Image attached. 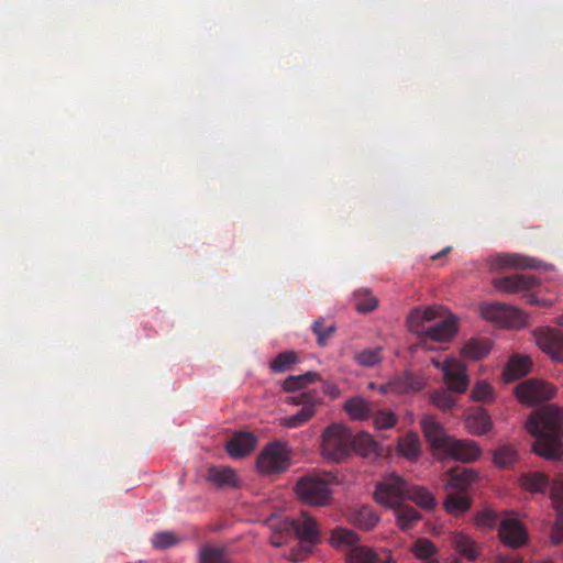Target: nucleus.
I'll list each match as a JSON object with an SVG mask.
<instances>
[{"label":"nucleus","instance_id":"nucleus-38","mask_svg":"<svg viewBox=\"0 0 563 563\" xmlns=\"http://www.w3.org/2000/svg\"><path fill=\"white\" fill-rule=\"evenodd\" d=\"M383 347H369L355 352L354 361L363 367H374L383 361Z\"/></svg>","mask_w":563,"mask_h":563},{"label":"nucleus","instance_id":"nucleus-41","mask_svg":"<svg viewBox=\"0 0 563 563\" xmlns=\"http://www.w3.org/2000/svg\"><path fill=\"white\" fill-rule=\"evenodd\" d=\"M466 426L471 432L482 435L490 430L492 421L485 412H478L468 416Z\"/></svg>","mask_w":563,"mask_h":563},{"label":"nucleus","instance_id":"nucleus-36","mask_svg":"<svg viewBox=\"0 0 563 563\" xmlns=\"http://www.w3.org/2000/svg\"><path fill=\"white\" fill-rule=\"evenodd\" d=\"M493 460L498 467L508 468L517 462L518 453L512 445L503 444L495 450Z\"/></svg>","mask_w":563,"mask_h":563},{"label":"nucleus","instance_id":"nucleus-48","mask_svg":"<svg viewBox=\"0 0 563 563\" xmlns=\"http://www.w3.org/2000/svg\"><path fill=\"white\" fill-rule=\"evenodd\" d=\"M432 402L441 410H450L455 405L454 397L445 389L435 390L431 396Z\"/></svg>","mask_w":563,"mask_h":563},{"label":"nucleus","instance_id":"nucleus-13","mask_svg":"<svg viewBox=\"0 0 563 563\" xmlns=\"http://www.w3.org/2000/svg\"><path fill=\"white\" fill-rule=\"evenodd\" d=\"M457 332V319L452 313L444 316L440 321L432 325L424 327L421 335L422 340H430L434 342H449Z\"/></svg>","mask_w":563,"mask_h":563},{"label":"nucleus","instance_id":"nucleus-33","mask_svg":"<svg viewBox=\"0 0 563 563\" xmlns=\"http://www.w3.org/2000/svg\"><path fill=\"white\" fill-rule=\"evenodd\" d=\"M319 374L317 372H307L301 375L288 376L283 382V389L287 393H292L299 390L310 384H313L319 379Z\"/></svg>","mask_w":563,"mask_h":563},{"label":"nucleus","instance_id":"nucleus-8","mask_svg":"<svg viewBox=\"0 0 563 563\" xmlns=\"http://www.w3.org/2000/svg\"><path fill=\"white\" fill-rule=\"evenodd\" d=\"M287 402L301 406L297 413L280 419L283 427L295 429L305 424L316 415L317 407L322 404V400L316 390H306L296 396L288 397Z\"/></svg>","mask_w":563,"mask_h":563},{"label":"nucleus","instance_id":"nucleus-39","mask_svg":"<svg viewBox=\"0 0 563 563\" xmlns=\"http://www.w3.org/2000/svg\"><path fill=\"white\" fill-rule=\"evenodd\" d=\"M377 303L378 300L368 289H360L354 292V307L361 313L373 311Z\"/></svg>","mask_w":563,"mask_h":563},{"label":"nucleus","instance_id":"nucleus-57","mask_svg":"<svg viewBox=\"0 0 563 563\" xmlns=\"http://www.w3.org/2000/svg\"><path fill=\"white\" fill-rule=\"evenodd\" d=\"M368 387L373 389V388H375V387H376V385H375V383H369V384H368Z\"/></svg>","mask_w":563,"mask_h":563},{"label":"nucleus","instance_id":"nucleus-59","mask_svg":"<svg viewBox=\"0 0 563 563\" xmlns=\"http://www.w3.org/2000/svg\"><path fill=\"white\" fill-rule=\"evenodd\" d=\"M383 563H389V562H383Z\"/></svg>","mask_w":563,"mask_h":563},{"label":"nucleus","instance_id":"nucleus-31","mask_svg":"<svg viewBox=\"0 0 563 563\" xmlns=\"http://www.w3.org/2000/svg\"><path fill=\"white\" fill-rule=\"evenodd\" d=\"M393 385V393L405 394L408 391H418L422 388V382L411 373H405L390 380Z\"/></svg>","mask_w":563,"mask_h":563},{"label":"nucleus","instance_id":"nucleus-51","mask_svg":"<svg viewBox=\"0 0 563 563\" xmlns=\"http://www.w3.org/2000/svg\"><path fill=\"white\" fill-rule=\"evenodd\" d=\"M378 391L380 394H383V395L388 394V393H393L391 382L389 380L387 384L379 385L378 386Z\"/></svg>","mask_w":563,"mask_h":563},{"label":"nucleus","instance_id":"nucleus-35","mask_svg":"<svg viewBox=\"0 0 563 563\" xmlns=\"http://www.w3.org/2000/svg\"><path fill=\"white\" fill-rule=\"evenodd\" d=\"M407 499L412 500L423 509H432L435 506L434 496L427 488L421 486H409Z\"/></svg>","mask_w":563,"mask_h":563},{"label":"nucleus","instance_id":"nucleus-42","mask_svg":"<svg viewBox=\"0 0 563 563\" xmlns=\"http://www.w3.org/2000/svg\"><path fill=\"white\" fill-rule=\"evenodd\" d=\"M548 477L542 473H530L526 474L522 479V486L532 493H541L548 486Z\"/></svg>","mask_w":563,"mask_h":563},{"label":"nucleus","instance_id":"nucleus-7","mask_svg":"<svg viewBox=\"0 0 563 563\" xmlns=\"http://www.w3.org/2000/svg\"><path fill=\"white\" fill-rule=\"evenodd\" d=\"M330 542L336 548L351 547L346 556L347 563H377V554L367 547L357 545V534L349 529L339 528L331 534Z\"/></svg>","mask_w":563,"mask_h":563},{"label":"nucleus","instance_id":"nucleus-58","mask_svg":"<svg viewBox=\"0 0 563 563\" xmlns=\"http://www.w3.org/2000/svg\"><path fill=\"white\" fill-rule=\"evenodd\" d=\"M431 563H439V562H437V561H433V562H431Z\"/></svg>","mask_w":563,"mask_h":563},{"label":"nucleus","instance_id":"nucleus-18","mask_svg":"<svg viewBox=\"0 0 563 563\" xmlns=\"http://www.w3.org/2000/svg\"><path fill=\"white\" fill-rule=\"evenodd\" d=\"M443 377L450 391L464 393L468 387L466 366L455 358L449 360L446 366L443 367Z\"/></svg>","mask_w":563,"mask_h":563},{"label":"nucleus","instance_id":"nucleus-10","mask_svg":"<svg viewBox=\"0 0 563 563\" xmlns=\"http://www.w3.org/2000/svg\"><path fill=\"white\" fill-rule=\"evenodd\" d=\"M555 395L553 385L538 379H528L516 387V396L528 405H538Z\"/></svg>","mask_w":563,"mask_h":563},{"label":"nucleus","instance_id":"nucleus-46","mask_svg":"<svg viewBox=\"0 0 563 563\" xmlns=\"http://www.w3.org/2000/svg\"><path fill=\"white\" fill-rule=\"evenodd\" d=\"M201 563H229V560L224 549L205 548L201 551Z\"/></svg>","mask_w":563,"mask_h":563},{"label":"nucleus","instance_id":"nucleus-23","mask_svg":"<svg viewBox=\"0 0 563 563\" xmlns=\"http://www.w3.org/2000/svg\"><path fill=\"white\" fill-rule=\"evenodd\" d=\"M446 487L456 492H465L476 481V473L466 467L451 470L449 472Z\"/></svg>","mask_w":563,"mask_h":563},{"label":"nucleus","instance_id":"nucleus-44","mask_svg":"<svg viewBox=\"0 0 563 563\" xmlns=\"http://www.w3.org/2000/svg\"><path fill=\"white\" fill-rule=\"evenodd\" d=\"M180 539L172 531H163L153 536L152 545L155 549L165 550L178 544Z\"/></svg>","mask_w":563,"mask_h":563},{"label":"nucleus","instance_id":"nucleus-27","mask_svg":"<svg viewBox=\"0 0 563 563\" xmlns=\"http://www.w3.org/2000/svg\"><path fill=\"white\" fill-rule=\"evenodd\" d=\"M355 451L364 457L376 455L377 443L367 432H360L356 435L351 434V451Z\"/></svg>","mask_w":563,"mask_h":563},{"label":"nucleus","instance_id":"nucleus-50","mask_svg":"<svg viewBox=\"0 0 563 563\" xmlns=\"http://www.w3.org/2000/svg\"><path fill=\"white\" fill-rule=\"evenodd\" d=\"M322 391L324 395L329 396L331 399H335L340 396L339 387L330 382H324L322 385Z\"/></svg>","mask_w":563,"mask_h":563},{"label":"nucleus","instance_id":"nucleus-2","mask_svg":"<svg viewBox=\"0 0 563 563\" xmlns=\"http://www.w3.org/2000/svg\"><path fill=\"white\" fill-rule=\"evenodd\" d=\"M285 523L295 532L299 540L298 544L291 549L289 558L296 562L303 561L312 551V547L320 540L317 522L312 517L303 512L300 519H292Z\"/></svg>","mask_w":563,"mask_h":563},{"label":"nucleus","instance_id":"nucleus-37","mask_svg":"<svg viewBox=\"0 0 563 563\" xmlns=\"http://www.w3.org/2000/svg\"><path fill=\"white\" fill-rule=\"evenodd\" d=\"M398 452L408 460H415L420 454V442L416 434L407 433L398 441Z\"/></svg>","mask_w":563,"mask_h":563},{"label":"nucleus","instance_id":"nucleus-26","mask_svg":"<svg viewBox=\"0 0 563 563\" xmlns=\"http://www.w3.org/2000/svg\"><path fill=\"white\" fill-rule=\"evenodd\" d=\"M344 409L353 420L363 421L373 413L372 404L362 397H352L344 404Z\"/></svg>","mask_w":563,"mask_h":563},{"label":"nucleus","instance_id":"nucleus-9","mask_svg":"<svg viewBox=\"0 0 563 563\" xmlns=\"http://www.w3.org/2000/svg\"><path fill=\"white\" fill-rule=\"evenodd\" d=\"M290 463L286 444L274 442L265 446L257 457V468L264 474H274L285 471Z\"/></svg>","mask_w":563,"mask_h":563},{"label":"nucleus","instance_id":"nucleus-16","mask_svg":"<svg viewBox=\"0 0 563 563\" xmlns=\"http://www.w3.org/2000/svg\"><path fill=\"white\" fill-rule=\"evenodd\" d=\"M449 542L452 549L468 562L476 561L482 549L474 538L463 531H453L449 534Z\"/></svg>","mask_w":563,"mask_h":563},{"label":"nucleus","instance_id":"nucleus-54","mask_svg":"<svg viewBox=\"0 0 563 563\" xmlns=\"http://www.w3.org/2000/svg\"><path fill=\"white\" fill-rule=\"evenodd\" d=\"M527 302L530 305H541V302L532 295L527 296ZM542 305H547L545 301H542Z\"/></svg>","mask_w":563,"mask_h":563},{"label":"nucleus","instance_id":"nucleus-20","mask_svg":"<svg viewBox=\"0 0 563 563\" xmlns=\"http://www.w3.org/2000/svg\"><path fill=\"white\" fill-rule=\"evenodd\" d=\"M551 500L556 509L558 517L551 530V542L555 545L563 542V478L553 481L551 485Z\"/></svg>","mask_w":563,"mask_h":563},{"label":"nucleus","instance_id":"nucleus-52","mask_svg":"<svg viewBox=\"0 0 563 563\" xmlns=\"http://www.w3.org/2000/svg\"><path fill=\"white\" fill-rule=\"evenodd\" d=\"M284 543H285V541L283 540L282 536H274L271 538V544L276 548L282 547Z\"/></svg>","mask_w":563,"mask_h":563},{"label":"nucleus","instance_id":"nucleus-14","mask_svg":"<svg viewBox=\"0 0 563 563\" xmlns=\"http://www.w3.org/2000/svg\"><path fill=\"white\" fill-rule=\"evenodd\" d=\"M493 286L506 294L530 291L539 286V280L529 274H515L493 279Z\"/></svg>","mask_w":563,"mask_h":563},{"label":"nucleus","instance_id":"nucleus-5","mask_svg":"<svg viewBox=\"0 0 563 563\" xmlns=\"http://www.w3.org/2000/svg\"><path fill=\"white\" fill-rule=\"evenodd\" d=\"M479 311L485 320L501 328L519 329L527 324V314L510 305L501 302L483 303Z\"/></svg>","mask_w":563,"mask_h":563},{"label":"nucleus","instance_id":"nucleus-19","mask_svg":"<svg viewBox=\"0 0 563 563\" xmlns=\"http://www.w3.org/2000/svg\"><path fill=\"white\" fill-rule=\"evenodd\" d=\"M444 316L445 310L442 306L426 307L423 309L415 308L407 319L409 330L417 335H421L424 327H427L426 322L434 321Z\"/></svg>","mask_w":563,"mask_h":563},{"label":"nucleus","instance_id":"nucleus-49","mask_svg":"<svg viewBox=\"0 0 563 563\" xmlns=\"http://www.w3.org/2000/svg\"><path fill=\"white\" fill-rule=\"evenodd\" d=\"M472 397L476 401H490L494 397V389L487 382H478L472 390Z\"/></svg>","mask_w":563,"mask_h":563},{"label":"nucleus","instance_id":"nucleus-11","mask_svg":"<svg viewBox=\"0 0 563 563\" xmlns=\"http://www.w3.org/2000/svg\"><path fill=\"white\" fill-rule=\"evenodd\" d=\"M479 454L481 450L474 441L451 438L438 457L470 463L477 460Z\"/></svg>","mask_w":563,"mask_h":563},{"label":"nucleus","instance_id":"nucleus-47","mask_svg":"<svg viewBox=\"0 0 563 563\" xmlns=\"http://www.w3.org/2000/svg\"><path fill=\"white\" fill-rule=\"evenodd\" d=\"M312 331L317 335L318 344L324 346L328 340L333 335L335 327L333 324L324 327V320H316L312 324Z\"/></svg>","mask_w":563,"mask_h":563},{"label":"nucleus","instance_id":"nucleus-45","mask_svg":"<svg viewBox=\"0 0 563 563\" xmlns=\"http://www.w3.org/2000/svg\"><path fill=\"white\" fill-rule=\"evenodd\" d=\"M498 521V514L489 508H485L476 512L474 522L477 527L484 529H492Z\"/></svg>","mask_w":563,"mask_h":563},{"label":"nucleus","instance_id":"nucleus-6","mask_svg":"<svg viewBox=\"0 0 563 563\" xmlns=\"http://www.w3.org/2000/svg\"><path fill=\"white\" fill-rule=\"evenodd\" d=\"M408 483L395 473H389L376 484L375 500L382 505L394 508L407 499Z\"/></svg>","mask_w":563,"mask_h":563},{"label":"nucleus","instance_id":"nucleus-21","mask_svg":"<svg viewBox=\"0 0 563 563\" xmlns=\"http://www.w3.org/2000/svg\"><path fill=\"white\" fill-rule=\"evenodd\" d=\"M256 445V438L250 432L235 433L227 443L225 449L232 457L250 454Z\"/></svg>","mask_w":563,"mask_h":563},{"label":"nucleus","instance_id":"nucleus-24","mask_svg":"<svg viewBox=\"0 0 563 563\" xmlns=\"http://www.w3.org/2000/svg\"><path fill=\"white\" fill-rule=\"evenodd\" d=\"M531 367V360L528 356L514 355L507 363L504 371L506 382L515 380L527 375Z\"/></svg>","mask_w":563,"mask_h":563},{"label":"nucleus","instance_id":"nucleus-3","mask_svg":"<svg viewBox=\"0 0 563 563\" xmlns=\"http://www.w3.org/2000/svg\"><path fill=\"white\" fill-rule=\"evenodd\" d=\"M351 453V432L342 423H332L322 433L321 454L331 462H342Z\"/></svg>","mask_w":563,"mask_h":563},{"label":"nucleus","instance_id":"nucleus-53","mask_svg":"<svg viewBox=\"0 0 563 563\" xmlns=\"http://www.w3.org/2000/svg\"><path fill=\"white\" fill-rule=\"evenodd\" d=\"M449 360H450V358H446L444 362H441V361H439V360H437V358H432V361H431V362H432V364H433L437 368H439V369H441V371L443 372V367H444V366H446V364L449 363Z\"/></svg>","mask_w":563,"mask_h":563},{"label":"nucleus","instance_id":"nucleus-1","mask_svg":"<svg viewBox=\"0 0 563 563\" xmlns=\"http://www.w3.org/2000/svg\"><path fill=\"white\" fill-rule=\"evenodd\" d=\"M526 429L534 438L532 450L536 454L547 460L563 457V412L560 407L550 405L532 412Z\"/></svg>","mask_w":563,"mask_h":563},{"label":"nucleus","instance_id":"nucleus-25","mask_svg":"<svg viewBox=\"0 0 563 563\" xmlns=\"http://www.w3.org/2000/svg\"><path fill=\"white\" fill-rule=\"evenodd\" d=\"M490 343L487 339L473 338L461 350V355L471 361H479L490 352Z\"/></svg>","mask_w":563,"mask_h":563},{"label":"nucleus","instance_id":"nucleus-28","mask_svg":"<svg viewBox=\"0 0 563 563\" xmlns=\"http://www.w3.org/2000/svg\"><path fill=\"white\" fill-rule=\"evenodd\" d=\"M498 263L501 266L512 268H540L541 261L534 257L521 255V254H505L498 256Z\"/></svg>","mask_w":563,"mask_h":563},{"label":"nucleus","instance_id":"nucleus-22","mask_svg":"<svg viewBox=\"0 0 563 563\" xmlns=\"http://www.w3.org/2000/svg\"><path fill=\"white\" fill-rule=\"evenodd\" d=\"M207 481L219 488L239 486L236 473L227 466H211L207 473Z\"/></svg>","mask_w":563,"mask_h":563},{"label":"nucleus","instance_id":"nucleus-17","mask_svg":"<svg viewBox=\"0 0 563 563\" xmlns=\"http://www.w3.org/2000/svg\"><path fill=\"white\" fill-rule=\"evenodd\" d=\"M421 428L433 453L439 456L451 437L445 433L443 427L431 416H426L421 419Z\"/></svg>","mask_w":563,"mask_h":563},{"label":"nucleus","instance_id":"nucleus-30","mask_svg":"<svg viewBox=\"0 0 563 563\" xmlns=\"http://www.w3.org/2000/svg\"><path fill=\"white\" fill-rule=\"evenodd\" d=\"M411 551L415 556L421 561H426L427 563H431L437 561L440 563L437 558L438 548L435 544L427 538L418 539L411 547Z\"/></svg>","mask_w":563,"mask_h":563},{"label":"nucleus","instance_id":"nucleus-32","mask_svg":"<svg viewBox=\"0 0 563 563\" xmlns=\"http://www.w3.org/2000/svg\"><path fill=\"white\" fill-rule=\"evenodd\" d=\"M394 508L397 525L404 531L410 530L421 519L419 511L413 507L398 506Z\"/></svg>","mask_w":563,"mask_h":563},{"label":"nucleus","instance_id":"nucleus-4","mask_svg":"<svg viewBox=\"0 0 563 563\" xmlns=\"http://www.w3.org/2000/svg\"><path fill=\"white\" fill-rule=\"evenodd\" d=\"M332 479L330 474L308 475L297 482L296 493L302 501L311 506H325L331 498Z\"/></svg>","mask_w":563,"mask_h":563},{"label":"nucleus","instance_id":"nucleus-43","mask_svg":"<svg viewBox=\"0 0 563 563\" xmlns=\"http://www.w3.org/2000/svg\"><path fill=\"white\" fill-rule=\"evenodd\" d=\"M371 417H373V423L378 430L390 429L398 420L397 416L389 410H377Z\"/></svg>","mask_w":563,"mask_h":563},{"label":"nucleus","instance_id":"nucleus-56","mask_svg":"<svg viewBox=\"0 0 563 563\" xmlns=\"http://www.w3.org/2000/svg\"><path fill=\"white\" fill-rule=\"evenodd\" d=\"M500 563H521L519 559H503Z\"/></svg>","mask_w":563,"mask_h":563},{"label":"nucleus","instance_id":"nucleus-55","mask_svg":"<svg viewBox=\"0 0 563 563\" xmlns=\"http://www.w3.org/2000/svg\"><path fill=\"white\" fill-rule=\"evenodd\" d=\"M451 251V247H445L444 250H442L441 252L437 253L435 255H433L431 258L434 261V260H438L442 256H444L445 254H448L449 252Z\"/></svg>","mask_w":563,"mask_h":563},{"label":"nucleus","instance_id":"nucleus-15","mask_svg":"<svg viewBox=\"0 0 563 563\" xmlns=\"http://www.w3.org/2000/svg\"><path fill=\"white\" fill-rule=\"evenodd\" d=\"M498 536L500 541L514 549L522 547L528 540L523 525L515 518H504L500 521Z\"/></svg>","mask_w":563,"mask_h":563},{"label":"nucleus","instance_id":"nucleus-34","mask_svg":"<svg viewBox=\"0 0 563 563\" xmlns=\"http://www.w3.org/2000/svg\"><path fill=\"white\" fill-rule=\"evenodd\" d=\"M352 520L358 528L369 531L377 525L379 518L371 507L361 506L352 515Z\"/></svg>","mask_w":563,"mask_h":563},{"label":"nucleus","instance_id":"nucleus-12","mask_svg":"<svg viewBox=\"0 0 563 563\" xmlns=\"http://www.w3.org/2000/svg\"><path fill=\"white\" fill-rule=\"evenodd\" d=\"M538 346L552 360L563 362V331L551 328L539 329L534 332Z\"/></svg>","mask_w":563,"mask_h":563},{"label":"nucleus","instance_id":"nucleus-29","mask_svg":"<svg viewBox=\"0 0 563 563\" xmlns=\"http://www.w3.org/2000/svg\"><path fill=\"white\" fill-rule=\"evenodd\" d=\"M443 505L448 514L460 517L470 510L472 498L467 495L449 494Z\"/></svg>","mask_w":563,"mask_h":563},{"label":"nucleus","instance_id":"nucleus-40","mask_svg":"<svg viewBox=\"0 0 563 563\" xmlns=\"http://www.w3.org/2000/svg\"><path fill=\"white\" fill-rule=\"evenodd\" d=\"M298 362V356L294 351H285L279 353L269 364L273 373H285L290 371L292 365Z\"/></svg>","mask_w":563,"mask_h":563}]
</instances>
